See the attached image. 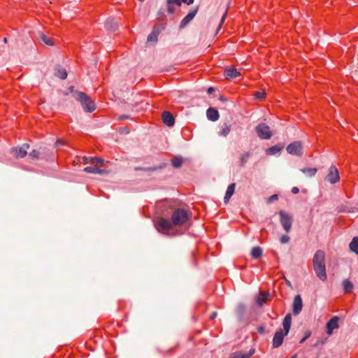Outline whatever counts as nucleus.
Wrapping results in <instances>:
<instances>
[{"label":"nucleus","mask_w":358,"mask_h":358,"mask_svg":"<svg viewBox=\"0 0 358 358\" xmlns=\"http://www.w3.org/2000/svg\"><path fill=\"white\" fill-rule=\"evenodd\" d=\"M190 218L191 214L187 210L176 208L173 210L171 220L159 217L155 221V226L159 233L166 234L176 227L185 225Z\"/></svg>","instance_id":"obj_1"},{"label":"nucleus","mask_w":358,"mask_h":358,"mask_svg":"<svg viewBox=\"0 0 358 358\" xmlns=\"http://www.w3.org/2000/svg\"><path fill=\"white\" fill-rule=\"evenodd\" d=\"M313 269L316 275L320 280L324 281L327 280L325 254L322 250H317L314 255L313 259Z\"/></svg>","instance_id":"obj_2"},{"label":"nucleus","mask_w":358,"mask_h":358,"mask_svg":"<svg viewBox=\"0 0 358 358\" xmlns=\"http://www.w3.org/2000/svg\"><path fill=\"white\" fill-rule=\"evenodd\" d=\"M86 162L94 164V166H87L84 169V171L89 173H98V174H103L106 173V171L103 169H100L101 166H103V159L98 157H90L89 159L86 158Z\"/></svg>","instance_id":"obj_3"},{"label":"nucleus","mask_w":358,"mask_h":358,"mask_svg":"<svg viewBox=\"0 0 358 358\" xmlns=\"http://www.w3.org/2000/svg\"><path fill=\"white\" fill-rule=\"evenodd\" d=\"M76 99L79 101L85 112L92 113L96 109L94 102L84 92H77Z\"/></svg>","instance_id":"obj_4"},{"label":"nucleus","mask_w":358,"mask_h":358,"mask_svg":"<svg viewBox=\"0 0 358 358\" xmlns=\"http://www.w3.org/2000/svg\"><path fill=\"white\" fill-rule=\"evenodd\" d=\"M280 222L286 233L291 231L293 218L292 216L284 210L279 211Z\"/></svg>","instance_id":"obj_5"},{"label":"nucleus","mask_w":358,"mask_h":358,"mask_svg":"<svg viewBox=\"0 0 358 358\" xmlns=\"http://www.w3.org/2000/svg\"><path fill=\"white\" fill-rule=\"evenodd\" d=\"M255 131L258 136L262 139H269L272 136L270 127L264 123L259 124L256 127Z\"/></svg>","instance_id":"obj_6"},{"label":"nucleus","mask_w":358,"mask_h":358,"mask_svg":"<svg viewBox=\"0 0 358 358\" xmlns=\"http://www.w3.org/2000/svg\"><path fill=\"white\" fill-rule=\"evenodd\" d=\"M325 180L331 184H336L340 180V175L336 166L332 165L328 170V173L325 177Z\"/></svg>","instance_id":"obj_7"},{"label":"nucleus","mask_w":358,"mask_h":358,"mask_svg":"<svg viewBox=\"0 0 358 358\" xmlns=\"http://www.w3.org/2000/svg\"><path fill=\"white\" fill-rule=\"evenodd\" d=\"M29 148V145L24 143L21 147L12 148L10 152L15 158H24L27 155V150Z\"/></svg>","instance_id":"obj_8"},{"label":"nucleus","mask_w":358,"mask_h":358,"mask_svg":"<svg viewBox=\"0 0 358 358\" xmlns=\"http://www.w3.org/2000/svg\"><path fill=\"white\" fill-rule=\"evenodd\" d=\"M287 151L292 155L301 156L303 154L302 144L300 141H294L289 144L287 147Z\"/></svg>","instance_id":"obj_9"},{"label":"nucleus","mask_w":358,"mask_h":358,"mask_svg":"<svg viewBox=\"0 0 358 358\" xmlns=\"http://www.w3.org/2000/svg\"><path fill=\"white\" fill-rule=\"evenodd\" d=\"M287 334H285L282 329H280L275 332L274 336L273 338L272 345L273 348H279L283 342L284 337Z\"/></svg>","instance_id":"obj_10"},{"label":"nucleus","mask_w":358,"mask_h":358,"mask_svg":"<svg viewBox=\"0 0 358 358\" xmlns=\"http://www.w3.org/2000/svg\"><path fill=\"white\" fill-rule=\"evenodd\" d=\"M197 12L198 7L190 10L189 13L182 20L180 24V29H184L190 22V21L193 20Z\"/></svg>","instance_id":"obj_11"},{"label":"nucleus","mask_w":358,"mask_h":358,"mask_svg":"<svg viewBox=\"0 0 358 358\" xmlns=\"http://www.w3.org/2000/svg\"><path fill=\"white\" fill-rule=\"evenodd\" d=\"M338 317L334 316L327 323V333L329 335H331L334 329L338 328Z\"/></svg>","instance_id":"obj_12"},{"label":"nucleus","mask_w":358,"mask_h":358,"mask_svg":"<svg viewBox=\"0 0 358 358\" xmlns=\"http://www.w3.org/2000/svg\"><path fill=\"white\" fill-rule=\"evenodd\" d=\"M303 307V303L301 297L299 294L295 296L293 302V313L296 315L301 311Z\"/></svg>","instance_id":"obj_13"},{"label":"nucleus","mask_w":358,"mask_h":358,"mask_svg":"<svg viewBox=\"0 0 358 358\" xmlns=\"http://www.w3.org/2000/svg\"><path fill=\"white\" fill-rule=\"evenodd\" d=\"M162 118L164 123L169 127L173 126L175 123L173 115L169 111H164L162 115Z\"/></svg>","instance_id":"obj_14"},{"label":"nucleus","mask_w":358,"mask_h":358,"mask_svg":"<svg viewBox=\"0 0 358 358\" xmlns=\"http://www.w3.org/2000/svg\"><path fill=\"white\" fill-rule=\"evenodd\" d=\"M224 75L227 79H234L239 76L241 73L234 67H229L225 69Z\"/></svg>","instance_id":"obj_15"},{"label":"nucleus","mask_w":358,"mask_h":358,"mask_svg":"<svg viewBox=\"0 0 358 358\" xmlns=\"http://www.w3.org/2000/svg\"><path fill=\"white\" fill-rule=\"evenodd\" d=\"M254 349H250L248 353L243 351H236L230 355V358H249L254 354Z\"/></svg>","instance_id":"obj_16"},{"label":"nucleus","mask_w":358,"mask_h":358,"mask_svg":"<svg viewBox=\"0 0 358 358\" xmlns=\"http://www.w3.org/2000/svg\"><path fill=\"white\" fill-rule=\"evenodd\" d=\"M291 323H292V316L290 314H287L284 317L283 322H282L283 329H282V330L283 331L285 334H288L289 329H290Z\"/></svg>","instance_id":"obj_17"},{"label":"nucleus","mask_w":358,"mask_h":358,"mask_svg":"<svg viewBox=\"0 0 358 358\" xmlns=\"http://www.w3.org/2000/svg\"><path fill=\"white\" fill-rule=\"evenodd\" d=\"M206 115L208 120L216 121L219 119L220 115L218 111L213 108H209L206 111Z\"/></svg>","instance_id":"obj_18"},{"label":"nucleus","mask_w":358,"mask_h":358,"mask_svg":"<svg viewBox=\"0 0 358 358\" xmlns=\"http://www.w3.org/2000/svg\"><path fill=\"white\" fill-rule=\"evenodd\" d=\"M269 297V293L266 292L262 291L259 292L257 299V303L262 306L268 300Z\"/></svg>","instance_id":"obj_19"},{"label":"nucleus","mask_w":358,"mask_h":358,"mask_svg":"<svg viewBox=\"0 0 358 358\" xmlns=\"http://www.w3.org/2000/svg\"><path fill=\"white\" fill-rule=\"evenodd\" d=\"M235 187H236L235 183H231L228 186L227 189L225 193L224 198L225 203H227L229 201V199H231V196L234 194V190H235Z\"/></svg>","instance_id":"obj_20"},{"label":"nucleus","mask_w":358,"mask_h":358,"mask_svg":"<svg viewBox=\"0 0 358 358\" xmlns=\"http://www.w3.org/2000/svg\"><path fill=\"white\" fill-rule=\"evenodd\" d=\"M55 75L57 77H58L62 80H64L67 77V72L64 68L58 66L55 69Z\"/></svg>","instance_id":"obj_21"},{"label":"nucleus","mask_w":358,"mask_h":358,"mask_svg":"<svg viewBox=\"0 0 358 358\" xmlns=\"http://www.w3.org/2000/svg\"><path fill=\"white\" fill-rule=\"evenodd\" d=\"M282 148H283V146L280 145H273L266 150V154L270 155H275L277 153H279L282 150Z\"/></svg>","instance_id":"obj_22"},{"label":"nucleus","mask_w":358,"mask_h":358,"mask_svg":"<svg viewBox=\"0 0 358 358\" xmlns=\"http://www.w3.org/2000/svg\"><path fill=\"white\" fill-rule=\"evenodd\" d=\"M183 164V158L180 156L174 157L171 159V164L174 168H180Z\"/></svg>","instance_id":"obj_23"},{"label":"nucleus","mask_w":358,"mask_h":358,"mask_svg":"<svg viewBox=\"0 0 358 358\" xmlns=\"http://www.w3.org/2000/svg\"><path fill=\"white\" fill-rule=\"evenodd\" d=\"M262 250L260 247H254L251 251V256L253 259H257L262 257Z\"/></svg>","instance_id":"obj_24"},{"label":"nucleus","mask_w":358,"mask_h":358,"mask_svg":"<svg viewBox=\"0 0 358 358\" xmlns=\"http://www.w3.org/2000/svg\"><path fill=\"white\" fill-rule=\"evenodd\" d=\"M231 131V125L227 123H224L220 131H219V135L222 136H227Z\"/></svg>","instance_id":"obj_25"},{"label":"nucleus","mask_w":358,"mask_h":358,"mask_svg":"<svg viewBox=\"0 0 358 358\" xmlns=\"http://www.w3.org/2000/svg\"><path fill=\"white\" fill-rule=\"evenodd\" d=\"M301 171L308 177L314 176L317 172L316 168H304L301 169Z\"/></svg>","instance_id":"obj_26"},{"label":"nucleus","mask_w":358,"mask_h":358,"mask_svg":"<svg viewBox=\"0 0 358 358\" xmlns=\"http://www.w3.org/2000/svg\"><path fill=\"white\" fill-rule=\"evenodd\" d=\"M343 286L345 293H350L353 289V284L348 280H344L343 281Z\"/></svg>","instance_id":"obj_27"},{"label":"nucleus","mask_w":358,"mask_h":358,"mask_svg":"<svg viewBox=\"0 0 358 358\" xmlns=\"http://www.w3.org/2000/svg\"><path fill=\"white\" fill-rule=\"evenodd\" d=\"M350 249L352 252L358 254V238L354 237L350 243Z\"/></svg>","instance_id":"obj_28"},{"label":"nucleus","mask_w":358,"mask_h":358,"mask_svg":"<svg viewBox=\"0 0 358 358\" xmlns=\"http://www.w3.org/2000/svg\"><path fill=\"white\" fill-rule=\"evenodd\" d=\"M250 157V152H246L243 153L240 157V166L242 167L244 166L245 164L247 163Z\"/></svg>","instance_id":"obj_29"},{"label":"nucleus","mask_w":358,"mask_h":358,"mask_svg":"<svg viewBox=\"0 0 358 358\" xmlns=\"http://www.w3.org/2000/svg\"><path fill=\"white\" fill-rule=\"evenodd\" d=\"M40 39L45 45L50 46L54 45V43L52 42V39L43 34H42L40 36Z\"/></svg>","instance_id":"obj_30"},{"label":"nucleus","mask_w":358,"mask_h":358,"mask_svg":"<svg viewBox=\"0 0 358 358\" xmlns=\"http://www.w3.org/2000/svg\"><path fill=\"white\" fill-rule=\"evenodd\" d=\"M266 92L264 91H257L254 96L257 100H263L265 98Z\"/></svg>","instance_id":"obj_31"},{"label":"nucleus","mask_w":358,"mask_h":358,"mask_svg":"<svg viewBox=\"0 0 358 358\" xmlns=\"http://www.w3.org/2000/svg\"><path fill=\"white\" fill-rule=\"evenodd\" d=\"M158 36L155 33L151 32L148 36V42H156L157 41Z\"/></svg>","instance_id":"obj_32"},{"label":"nucleus","mask_w":358,"mask_h":358,"mask_svg":"<svg viewBox=\"0 0 358 358\" xmlns=\"http://www.w3.org/2000/svg\"><path fill=\"white\" fill-rule=\"evenodd\" d=\"M29 157H31L32 159H38L39 157H40V153L38 150H33L30 153H29Z\"/></svg>","instance_id":"obj_33"},{"label":"nucleus","mask_w":358,"mask_h":358,"mask_svg":"<svg viewBox=\"0 0 358 358\" xmlns=\"http://www.w3.org/2000/svg\"><path fill=\"white\" fill-rule=\"evenodd\" d=\"M289 240H290V238L287 235H282L280 239V243L282 244L287 243L289 241Z\"/></svg>","instance_id":"obj_34"},{"label":"nucleus","mask_w":358,"mask_h":358,"mask_svg":"<svg viewBox=\"0 0 358 358\" xmlns=\"http://www.w3.org/2000/svg\"><path fill=\"white\" fill-rule=\"evenodd\" d=\"M171 3H173L176 7H180L181 6L180 0H167V4Z\"/></svg>","instance_id":"obj_35"},{"label":"nucleus","mask_w":358,"mask_h":358,"mask_svg":"<svg viewBox=\"0 0 358 358\" xmlns=\"http://www.w3.org/2000/svg\"><path fill=\"white\" fill-rule=\"evenodd\" d=\"M167 9L169 13H173L176 10L175 6L173 3L167 4Z\"/></svg>","instance_id":"obj_36"},{"label":"nucleus","mask_w":358,"mask_h":358,"mask_svg":"<svg viewBox=\"0 0 358 358\" xmlns=\"http://www.w3.org/2000/svg\"><path fill=\"white\" fill-rule=\"evenodd\" d=\"M161 31V29L155 25L154 27H153V29H152V33H155V34H157V36H159V33Z\"/></svg>","instance_id":"obj_37"},{"label":"nucleus","mask_w":358,"mask_h":358,"mask_svg":"<svg viewBox=\"0 0 358 358\" xmlns=\"http://www.w3.org/2000/svg\"><path fill=\"white\" fill-rule=\"evenodd\" d=\"M278 198V195L277 194H273L272 196H271L268 199V202H272L275 200H277Z\"/></svg>","instance_id":"obj_38"},{"label":"nucleus","mask_w":358,"mask_h":358,"mask_svg":"<svg viewBox=\"0 0 358 358\" xmlns=\"http://www.w3.org/2000/svg\"><path fill=\"white\" fill-rule=\"evenodd\" d=\"M310 336V332L308 331L306 333V336L300 341V343H303Z\"/></svg>","instance_id":"obj_39"},{"label":"nucleus","mask_w":358,"mask_h":358,"mask_svg":"<svg viewBox=\"0 0 358 358\" xmlns=\"http://www.w3.org/2000/svg\"><path fill=\"white\" fill-rule=\"evenodd\" d=\"M180 1L182 3H185L187 5H190L192 3H193L194 2V0H180Z\"/></svg>","instance_id":"obj_40"},{"label":"nucleus","mask_w":358,"mask_h":358,"mask_svg":"<svg viewBox=\"0 0 358 358\" xmlns=\"http://www.w3.org/2000/svg\"><path fill=\"white\" fill-rule=\"evenodd\" d=\"M226 15H227V10L224 12V14L223 15V16H222V19L220 20L219 28L222 26V24L224 22Z\"/></svg>","instance_id":"obj_41"},{"label":"nucleus","mask_w":358,"mask_h":358,"mask_svg":"<svg viewBox=\"0 0 358 358\" xmlns=\"http://www.w3.org/2000/svg\"><path fill=\"white\" fill-rule=\"evenodd\" d=\"M292 192L294 194H298L299 192V189L297 187H294L292 189Z\"/></svg>","instance_id":"obj_42"},{"label":"nucleus","mask_w":358,"mask_h":358,"mask_svg":"<svg viewBox=\"0 0 358 358\" xmlns=\"http://www.w3.org/2000/svg\"><path fill=\"white\" fill-rule=\"evenodd\" d=\"M215 91V89L213 87H208L207 90L208 94H211Z\"/></svg>","instance_id":"obj_43"},{"label":"nucleus","mask_w":358,"mask_h":358,"mask_svg":"<svg viewBox=\"0 0 358 358\" xmlns=\"http://www.w3.org/2000/svg\"><path fill=\"white\" fill-rule=\"evenodd\" d=\"M216 316H217V313L214 312L211 314L210 317L211 320H213Z\"/></svg>","instance_id":"obj_44"},{"label":"nucleus","mask_w":358,"mask_h":358,"mask_svg":"<svg viewBox=\"0 0 358 358\" xmlns=\"http://www.w3.org/2000/svg\"><path fill=\"white\" fill-rule=\"evenodd\" d=\"M290 358H297V356H296V355H294Z\"/></svg>","instance_id":"obj_45"},{"label":"nucleus","mask_w":358,"mask_h":358,"mask_svg":"<svg viewBox=\"0 0 358 358\" xmlns=\"http://www.w3.org/2000/svg\"><path fill=\"white\" fill-rule=\"evenodd\" d=\"M3 41H4L5 43H7V42H8V39H7V38H6V37H5V38H3Z\"/></svg>","instance_id":"obj_46"},{"label":"nucleus","mask_w":358,"mask_h":358,"mask_svg":"<svg viewBox=\"0 0 358 358\" xmlns=\"http://www.w3.org/2000/svg\"><path fill=\"white\" fill-rule=\"evenodd\" d=\"M260 332L263 331V328H260L259 330Z\"/></svg>","instance_id":"obj_47"},{"label":"nucleus","mask_w":358,"mask_h":358,"mask_svg":"<svg viewBox=\"0 0 358 358\" xmlns=\"http://www.w3.org/2000/svg\"><path fill=\"white\" fill-rule=\"evenodd\" d=\"M140 1H143L144 0H139Z\"/></svg>","instance_id":"obj_48"}]
</instances>
